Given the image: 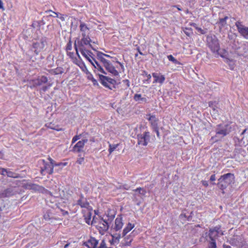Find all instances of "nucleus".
I'll use <instances>...</instances> for the list:
<instances>
[{
  "mask_svg": "<svg viewBox=\"0 0 248 248\" xmlns=\"http://www.w3.org/2000/svg\"><path fill=\"white\" fill-rule=\"evenodd\" d=\"M223 235L224 233L221 230V226L217 225L209 228L208 232L205 233V238L208 243H217V238Z\"/></svg>",
  "mask_w": 248,
  "mask_h": 248,
  "instance_id": "f257e3e1",
  "label": "nucleus"
},
{
  "mask_svg": "<svg viewBox=\"0 0 248 248\" xmlns=\"http://www.w3.org/2000/svg\"><path fill=\"white\" fill-rule=\"evenodd\" d=\"M23 189L18 186L9 185L8 187L0 191V198H9L21 194Z\"/></svg>",
  "mask_w": 248,
  "mask_h": 248,
  "instance_id": "f03ea898",
  "label": "nucleus"
},
{
  "mask_svg": "<svg viewBox=\"0 0 248 248\" xmlns=\"http://www.w3.org/2000/svg\"><path fill=\"white\" fill-rule=\"evenodd\" d=\"M234 179L233 174L231 173H228L221 176L218 179V182L217 183L218 187L223 190L225 189L230 184L233 183Z\"/></svg>",
  "mask_w": 248,
  "mask_h": 248,
  "instance_id": "7ed1b4c3",
  "label": "nucleus"
},
{
  "mask_svg": "<svg viewBox=\"0 0 248 248\" xmlns=\"http://www.w3.org/2000/svg\"><path fill=\"white\" fill-rule=\"evenodd\" d=\"M207 43L208 46L213 53L218 54L220 49L219 40L215 35H210L207 36Z\"/></svg>",
  "mask_w": 248,
  "mask_h": 248,
  "instance_id": "20e7f679",
  "label": "nucleus"
},
{
  "mask_svg": "<svg viewBox=\"0 0 248 248\" xmlns=\"http://www.w3.org/2000/svg\"><path fill=\"white\" fill-rule=\"evenodd\" d=\"M98 76L99 81L104 87L110 90H112V87L115 88L116 81L114 79L101 74H99Z\"/></svg>",
  "mask_w": 248,
  "mask_h": 248,
  "instance_id": "39448f33",
  "label": "nucleus"
},
{
  "mask_svg": "<svg viewBox=\"0 0 248 248\" xmlns=\"http://www.w3.org/2000/svg\"><path fill=\"white\" fill-rule=\"evenodd\" d=\"M47 45V38L46 37H42L39 41L34 42L32 44V47L35 49L34 52L38 55Z\"/></svg>",
  "mask_w": 248,
  "mask_h": 248,
  "instance_id": "423d86ee",
  "label": "nucleus"
},
{
  "mask_svg": "<svg viewBox=\"0 0 248 248\" xmlns=\"http://www.w3.org/2000/svg\"><path fill=\"white\" fill-rule=\"evenodd\" d=\"M138 144L142 146H146L150 141L151 135L149 131H145L142 134L137 135Z\"/></svg>",
  "mask_w": 248,
  "mask_h": 248,
  "instance_id": "0eeeda50",
  "label": "nucleus"
},
{
  "mask_svg": "<svg viewBox=\"0 0 248 248\" xmlns=\"http://www.w3.org/2000/svg\"><path fill=\"white\" fill-rule=\"evenodd\" d=\"M231 129V127L228 124H220L217 125L215 131L216 135H222V137H223L229 134Z\"/></svg>",
  "mask_w": 248,
  "mask_h": 248,
  "instance_id": "6e6552de",
  "label": "nucleus"
},
{
  "mask_svg": "<svg viewBox=\"0 0 248 248\" xmlns=\"http://www.w3.org/2000/svg\"><path fill=\"white\" fill-rule=\"evenodd\" d=\"M235 25L240 35L245 39H248V27L244 26L240 20L237 21Z\"/></svg>",
  "mask_w": 248,
  "mask_h": 248,
  "instance_id": "1a4fd4ad",
  "label": "nucleus"
},
{
  "mask_svg": "<svg viewBox=\"0 0 248 248\" xmlns=\"http://www.w3.org/2000/svg\"><path fill=\"white\" fill-rule=\"evenodd\" d=\"M43 166L41 167V173L42 175H45V172L49 174H52L53 173V165L48 163L47 162L42 160Z\"/></svg>",
  "mask_w": 248,
  "mask_h": 248,
  "instance_id": "9d476101",
  "label": "nucleus"
},
{
  "mask_svg": "<svg viewBox=\"0 0 248 248\" xmlns=\"http://www.w3.org/2000/svg\"><path fill=\"white\" fill-rule=\"evenodd\" d=\"M145 118L148 120L151 124V127L152 129L158 127V122L159 119L156 117L154 114H146Z\"/></svg>",
  "mask_w": 248,
  "mask_h": 248,
  "instance_id": "9b49d317",
  "label": "nucleus"
},
{
  "mask_svg": "<svg viewBox=\"0 0 248 248\" xmlns=\"http://www.w3.org/2000/svg\"><path fill=\"white\" fill-rule=\"evenodd\" d=\"M88 141L86 139H82L81 140L78 141L73 147L72 151L76 153H80L83 152V149L85 143Z\"/></svg>",
  "mask_w": 248,
  "mask_h": 248,
  "instance_id": "f8f14e48",
  "label": "nucleus"
},
{
  "mask_svg": "<svg viewBox=\"0 0 248 248\" xmlns=\"http://www.w3.org/2000/svg\"><path fill=\"white\" fill-rule=\"evenodd\" d=\"M104 66L108 72L114 76H117L119 75V72L115 69L114 66L109 61L104 64Z\"/></svg>",
  "mask_w": 248,
  "mask_h": 248,
  "instance_id": "ddd939ff",
  "label": "nucleus"
},
{
  "mask_svg": "<svg viewBox=\"0 0 248 248\" xmlns=\"http://www.w3.org/2000/svg\"><path fill=\"white\" fill-rule=\"evenodd\" d=\"M98 242L94 237H91L87 241L84 243V245L88 248H96Z\"/></svg>",
  "mask_w": 248,
  "mask_h": 248,
  "instance_id": "4468645a",
  "label": "nucleus"
},
{
  "mask_svg": "<svg viewBox=\"0 0 248 248\" xmlns=\"http://www.w3.org/2000/svg\"><path fill=\"white\" fill-rule=\"evenodd\" d=\"M153 77L155 78V80L153 83H159L160 84H162L165 80V78L164 75H159V74L156 73H154L152 74Z\"/></svg>",
  "mask_w": 248,
  "mask_h": 248,
  "instance_id": "2eb2a0df",
  "label": "nucleus"
},
{
  "mask_svg": "<svg viewBox=\"0 0 248 248\" xmlns=\"http://www.w3.org/2000/svg\"><path fill=\"white\" fill-rule=\"evenodd\" d=\"M80 30L82 32V37H86V36H88L87 33H88L89 29L85 23L83 22H81L80 26Z\"/></svg>",
  "mask_w": 248,
  "mask_h": 248,
  "instance_id": "dca6fc26",
  "label": "nucleus"
},
{
  "mask_svg": "<svg viewBox=\"0 0 248 248\" xmlns=\"http://www.w3.org/2000/svg\"><path fill=\"white\" fill-rule=\"evenodd\" d=\"M77 42H80L81 44L85 45H89V47L92 48L93 50H95V49L92 46V45L90 44V42H91V40L89 37V36H86V37H83V38L80 40H78Z\"/></svg>",
  "mask_w": 248,
  "mask_h": 248,
  "instance_id": "f3484780",
  "label": "nucleus"
},
{
  "mask_svg": "<svg viewBox=\"0 0 248 248\" xmlns=\"http://www.w3.org/2000/svg\"><path fill=\"white\" fill-rule=\"evenodd\" d=\"M123 226L122 222V217H117L115 220V227L114 229L116 231L120 230Z\"/></svg>",
  "mask_w": 248,
  "mask_h": 248,
  "instance_id": "a211bd4d",
  "label": "nucleus"
},
{
  "mask_svg": "<svg viewBox=\"0 0 248 248\" xmlns=\"http://www.w3.org/2000/svg\"><path fill=\"white\" fill-rule=\"evenodd\" d=\"M239 237L231 238L228 242L232 246H241V242H240Z\"/></svg>",
  "mask_w": 248,
  "mask_h": 248,
  "instance_id": "6ab92c4d",
  "label": "nucleus"
},
{
  "mask_svg": "<svg viewBox=\"0 0 248 248\" xmlns=\"http://www.w3.org/2000/svg\"><path fill=\"white\" fill-rule=\"evenodd\" d=\"M228 19L227 16H225L224 18L219 19V21L217 24L218 25L220 31L221 29L227 25L226 20Z\"/></svg>",
  "mask_w": 248,
  "mask_h": 248,
  "instance_id": "aec40b11",
  "label": "nucleus"
},
{
  "mask_svg": "<svg viewBox=\"0 0 248 248\" xmlns=\"http://www.w3.org/2000/svg\"><path fill=\"white\" fill-rule=\"evenodd\" d=\"M48 79L47 77L43 76L39 78L35 81V84L37 86H40L42 84L46 83L47 82Z\"/></svg>",
  "mask_w": 248,
  "mask_h": 248,
  "instance_id": "412c9836",
  "label": "nucleus"
},
{
  "mask_svg": "<svg viewBox=\"0 0 248 248\" xmlns=\"http://www.w3.org/2000/svg\"><path fill=\"white\" fill-rule=\"evenodd\" d=\"M77 204L79 205L81 208H88V207H90L89 203L87 201V199H84L82 201L78 200Z\"/></svg>",
  "mask_w": 248,
  "mask_h": 248,
  "instance_id": "4be33fe9",
  "label": "nucleus"
},
{
  "mask_svg": "<svg viewBox=\"0 0 248 248\" xmlns=\"http://www.w3.org/2000/svg\"><path fill=\"white\" fill-rule=\"evenodd\" d=\"M26 187L29 189H32L34 190H39L41 188L40 186L39 185L31 183H27Z\"/></svg>",
  "mask_w": 248,
  "mask_h": 248,
  "instance_id": "5701e85b",
  "label": "nucleus"
},
{
  "mask_svg": "<svg viewBox=\"0 0 248 248\" xmlns=\"http://www.w3.org/2000/svg\"><path fill=\"white\" fill-rule=\"evenodd\" d=\"M77 47H78V49H79V51H80L82 55L83 56H85V52L87 50V49H86V48L84 46L85 45H83L82 44H81V43L80 42H77Z\"/></svg>",
  "mask_w": 248,
  "mask_h": 248,
  "instance_id": "b1692460",
  "label": "nucleus"
},
{
  "mask_svg": "<svg viewBox=\"0 0 248 248\" xmlns=\"http://www.w3.org/2000/svg\"><path fill=\"white\" fill-rule=\"evenodd\" d=\"M44 218L46 221H49L54 218L53 215L50 210H47L44 215Z\"/></svg>",
  "mask_w": 248,
  "mask_h": 248,
  "instance_id": "393cba45",
  "label": "nucleus"
},
{
  "mask_svg": "<svg viewBox=\"0 0 248 248\" xmlns=\"http://www.w3.org/2000/svg\"><path fill=\"white\" fill-rule=\"evenodd\" d=\"M134 227V225H132L130 223H128L127 226L124 229L123 232V237L124 236L129 232H130Z\"/></svg>",
  "mask_w": 248,
  "mask_h": 248,
  "instance_id": "a878e982",
  "label": "nucleus"
},
{
  "mask_svg": "<svg viewBox=\"0 0 248 248\" xmlns=\"http://www.w3.org/2000/svg\"><path fill=\"white\" fill-rule=\"evenodd\" d=\"M77 62L76 63L80 67L82 71L85 72L86 74L89 73V71L83 62L78 61L77 60Z\"/></svg>",
  "mask_w": 248,
  "mask_h": 248,
  "instance_id": "bb28decb",
  "label": "nucleus"
},
{
  "mask_svg": "<svg viewBox=\"0 0 248 248\" xmlns=\"http://www.w3.org/2000/svg\"><path fill=\"white\" fill-rule=\"evenodd\" d=\"M6 176L9 177H12L14 178H17L20 177L19 174L11 171L10 169H7L6 171Z\"/></svg>",
  "mask_w": 248,
  "mask_h": 248,
  "instance_id": "cd10ccee",
  "label": "nucleus"
},
{
  "mask_svg": "<svg viewBox=\"0 0 248 248\" xmlns=\"http://www.w3.org/2000/svg\"><path fill=\"white\" fill-rule=\"evenodd\" d=\"M134 99L136 101H139L140 102H147V99L145 97H142L140 94H135L134 96Z\"/></svg>",
  "mask_w": 248,
  "mask_h": 248,
  "instance_id": "c85d7f7f",
  "label": "nucleus"
},
{
  "mask_svg": "<svg viewBox=\"0 0 248 248\" xmlns=\"http://www.w3.org/2000/svg\"><path fill=\"white\" fill-rule=\"evenodd\" d=\"M104 53L103 52L97 51V58L100 60L103 64H105L107 62H108V61L106 60L103 57Z\"/></svg>",
  "mask_w": 248,
  "mask_h": 248,
  "instance_id": "c756f323",
  "label": "nucleus"
},
{
  "mask_svg": "<svg viewBox=\"0 0 248 248\" xmlns=\"http://www.w3.org/2000/svg\"><path fill=\"white\" fill-rule=\"evenodd\" d=\"M51 15H47L46 16H44L43 18L42 19V20H39V21H38V24H39V25H40V29L41 28V27L43 25H44L46 24V20H49V17L51 16Z\"/></svg>",
  "mask_w": 248,
  "mask_h": 248,
  "instance_id": "7c9ffc66",
  "label": "nucleus"
},
{
  "mask_svg": "<svg viewBox=\"0 0 248 248\" xmlns=\"http://www.w3.org/2000/svg\"><path fill=\"white\" fill-rule=\"evenodd\" d=\"M93 61L96 64L95 67L96 69H97L98 71H99L101 73L104 74L105 75L107 74L106 71L103 69V68L101 67L100 64L97 62L94 59H93Z\"/></svg>",
  "mask_w": 248,
  "mask_h": 248,
  "instance_id": "2f4dec72",
  "label": "nucleus"
},
{
  "mask_svg": "<svg viewBox=\"0 0 248 248\" xmlns=\"http://www.w3.org/2000/svg\"><path fill=\"white\" fill-rule=\"evenodd\" d=\"M111 236L112 237V239L111 240L109 241V242L111 244V245H113L114 243H119V239L121 237V234H118L117 236L116 237L112 235Z\"/></svg>",
  "mask_w": 248,
  "mask_h": 248,
  "instance_id": "473e14b6",
  "label": "nucleus"
},
{
  "mask_svg": "<svg viewBox=\"0 0 248 248\" xmlns=\"http://www.w3.org/2000/svg\"><path fill=\"white\" fill-rule=\"evenodd\" d=\"M133 191L138 192V193L142 196H145L146 193V190L141 187L137 188V189L133 190Z\"/></svg>",
  "mask_w": 248,
  "mask_h": 248,
  "instance_id": "72a5a7b5",
  "label": "nucleus"
},
{
  "mask_svg": "<svg viewBox=\"0 0 248 248\" xmlns=\"http://www.w3.org/2000/svg\"><path fill=\"white\" fill-rule=\"evenodd\" d=\"M168 60L172 62L175 64H180L181 63L178 61L172 55H169L167 56Z\"/></svg>",
  "mask_w": 248,
  "mask_h": 248,
  "instance_id": "f704fd0d",
  "label": "nucleus"
},
{
  "mask_svg": "<svg viewBox=\"0 0 248 248\" xmlns=\"http://www.w3.org/2000/svg\"><path fill=\"white\" fill-rule=\"evenodd\" d=\"M218 104V103L216 101H210L209 102V106L211 108H212L214 111L216 110V108H217V105Z\"/></svg>",
  "mask_w": 248,
  "mask_h": 248,
  "instance_id": "c9c22d12",
  "label": "nucleus"
},
{
  "mask_svg": "<svg viewBox=\"0 0 248 248\" xmlns=\"http://www.w3.org/2000/svg\"><path fill=\"white\" fill-rule=\"evenodd\" d=\"M91 216L92 213L91 212H88L87 217L84 216V217H85L84 219L85 220L86 223L89 225L90 224V220L91 218Z\"/></svg>",
  "mask_w": 248,
  "mask_h": 248,
  "instance_id": "e433bc0d",
  "label": "nucleus"
},
{
  "mask_svg": "<svg viewBox=\"0 0 248 248\" xmlns=\"http://www.w3.org/2000/svg\"><path fill=\"white\" fill-rule=\"evenodd\" d=\"M142 75L144 76H146L147 78V79L144 80V82L147 81L148 83L150 82V79L151 78V76L150 74H148L147 72L145 71H143Z\"/></svg>",
  "mask_w": 248,
  "mask_h": 248,
  "instance_id": "4c0bfd02",
  "label": "nucleus"
},
{
  "mask_svg": "<svg viewBox=\"0 0 248 248\" xmlns=\"http://www.w3.org/2000/svg\"><path fill=\"white\" fill-rule=\"evenodd\" d=\"M99 224L101 225L100 228H101L103 231H107L108 230L109 228L108 223L105 224L104 223L100 222Z\"/></svg>",
  "mask_w": 248,
  "mask_h": 248,
  "instance_id": "58836bf2",
  "label": "nucleus"
},
{
  "mask_svg": "<svg viewBox=\"0 0 248 248\" xmlns=\"http://www.w3.org/2000/svg\"><path fill=\"white\" fill-rule=\"evenodd\" d=\"M118 146V144H109L108 149L109 154H111L113 151H114Z\"/></svg>",
  "mask_w": 248,
  "mask_h": 248,
  "instance_id": "ea45409f",
  "label": "nucleus"
},
{
  "mask_svg": "<svg viewBox=\"0 0 248 248\" xmlns=\"http://www.w3.org/2000/svg\"><path fill=\"white\" fill-rule=\"evenodd\" d=\"M81 137H82V135L81 134H79V135H76V136H75L73 138L72 141V144H73L76 141H77L78 140L80 139L81 138Z\"/></svg>",
  "mask_w": 248,
  "mask_h": 248,
  "instance_id": "a19ab883",
  "label": "nucleus"
},
{
  "mask_svg": "<svg viewBox=\"0 0 248 248\" xmlns=\"http://www.w3.org/2000/svg\"><path fill=\"white\" fill-rule=\"evenodd\" d=\"M237 35L235 33L228 34V37L230 40L235 41Z\"/></svg>",
  "mask_w": 248,
  "mask_h": 248,
  "instance_id": "79ce46f5",
  "label": "nucleus"
},
{
  "mask_svg": "<svg viewBox=\"0 0 248 248\" xmlns=\"http://www.w3.org/2000/svg\"><path fill=\"white\" fill-rule=\"evenodd\" d=\"M66 49L67 51L71 50L72 49V41L71 38H69L68 43L67 44Z\"/></svg>",
  "mask_w": 248,
  "mask_h": 248,
  "instance_id": "37998d69",
  "label": "nucleus"
},
{
  "mask_svg": "<svg viewBox=\"0 0 248 248\" xmlns=\"http://www.w3.org/2000/svg\"><path fill=\"white\" fill-rule=\"evenodd\" d=\"M92 64V65L94 67L96 68L95 65L94 63L93 62L92 60L90 58V57L88 56V55L85 52V55L83 56Z\"/></svg>",
  "mask_w": 248,
  "mask_h": 248,
  "instance_id": "c03bdc74",
  "label": "nucleus"
},
{
  "mask_svg": "<svg viewBox=\"0 0 248 248\" xmlns=\"http://www.w3.org/2000/svg\"><path fill=\"white\" fill-rule=\"evenodd\" d=\"M79 157L78 159L76 162L78 164L81 165L84 161V158L82 157L81 155H79Z\"/></svg>",
  "mask_w": 248,
  "mask_h": 248,
  "instance_id": "a18cd8bd",
  "label": "nucleus"
},
{
  "mask_svg": "<svg viewBox=\"0 0 248 248\" xmlns=\"http://www.w3.org/2000/svg\"><path fill=\"white\" fill-rule=\"evenodd\" d=\"M184 31L185 33L188 36H190L191 34L192 33L191 29L186 28L185 29Z\"/></svg>",
  "mask_w": 248,
  "mask_h": 248,
  "instance_id": "49530a36",
  "label": "nucleus"
},
{
  "mask_svg": "<svg viewBox=\"0 0 248 248\" xmlns=\"http://www.w3.org/2000/svg\"><path fill=\"white\" fill-rule=\"evenodd\" d=\"M74 47H75V50L76 51V54L78 56V58L80 60H81V57H80V56L79 55V54L78 53V48L77 47V42L75 41V43H74Z\"/></svg>",
  "mask_w": 248,
  "mask_h": 248,
  "instance_id": "de8ad7c7",
  "label": "nucleus"
},
{
  "mask_svg": "<svg viewBox=\"0 0 248 248\" xmlns=\"http://www.w3.org/2000/svg\"><path fill=\"white\" fill-rule=\"evenodd\" d=\"M31 27L33 28H37L38 30L40 29V25H39L38 21H34L32 23Z\"/></svg>",
  "mask_w": 248,
  "mask_h": 248,
  "instance_id": "09e8293b",
  "label": "nucleus"
},
{
  "mask_svg": "<svg viewBox=\"0 0 248 248\" xmlns=\"http://www.w3.org/2000/svg\"><path fill=\"white\" fill-rule=\"evenodd\" d=\"M206 248H217V243H208V246Z\"/></svg>",
  "mask_w": 248,
  "mask_h": 248,
  "instance_id": "8fccbe9b",
  "label": "nucleus"
},
{
  "mask_svg": "<svg viewBox=\"0 0 248 248\" xmlns=\"http://www.w3.org/2000/svg\"><path fill=\"white\" fill-rule=\"evenodd\" d=\"M7 170V169H6L0 168V174L3 176H6Z\"/></svg>",
  "mask_w": 248,
  "mask_h": 248,
  "instance_id": "3c124183",
  "label": "nucleus"
},
{
  "mask_svg": "<svg viewBox=\"0 0 248 248\" xmlns=\"http://www.w3.org/2000/svg\"><path fill=\"white\" fill-rule=\"evenodd\" d=\"M152 129L154 131H155L156 133L157 137L158 138H160V134H159V132L158 126L156 127H155V128H153Z\"/></svg>",
  "mask_w": 248,
  "mask_h": 248,
  "instance_id": "603ef678",
  "label": "nucleus"
},
{
  "mask_svg": "<svg viewBox=\"0 0 248 248\" xmlns=\"http://www.w3.org/2000/svg\"><path fill=\"white\" fill-rule=\"evenodd\" d=\"M49 12H52L53 13V14L51 15L52 16H51L49 17V18L52 17V16H53V17H57L58 16L57 13H55L54 12H52L51 10H48V11H46L45 12V13H46V14H47V13H48Z\"/></svg>",
  "mask_w": 248,
  "mask_h": 248,
  "instance_id": "864d4df0",
  "label": "nucleus"
},
{
  "mask_svg": "<svg viewBox=\"0 0 248 248\" xmlns=\"http://www.w3.org/2000/svg\"><path fill=\"white\" fill-rule=\"evenodd\" d=\"M105 245H106V242L104 240H103L100 244L99 247L98 248H105Z\"/></svg>",
  "mask_w": 248,
  "mask_h": 248,
  "instance_id": "5fc2aeb1",
  "label": "nucleus"
},
{
  "mask_svg": "<svg viewBox=\"0 0 248 248\" xmlns=\"http://www.w3.org/2000/svg\"><path fill=\"white\" fill-rule=\"evenodd\" d=\"M130 188V186L126 184L122 185L120 186V188H123L124 189L128 190Z\"/></svg>",
  "mask_w": 248,
  "mask_h": 248,
  "instance_id": "6e6d98bb",
  "label": "nucleus"
},
{
  "mask_svg": "<svg viewBox=\"0 0 248 248\" xmlns=\"http://www.w3.org/2000/svg\"><path fill=\"white\" fill-rule=\"evenodd\" d=\"M67 164V162H59V163H58V167H61V168L64 166H66Z\"/></svg>",
  "mask_w": 248,
  "mask_h": 248,
  "instance_id": "4d7b16f0",
  "label": "nucleus"
},
{
  "mask_svg": "<svg viewBox=\"0 0 248 248\" xmlns=\"http://www.w3.org/2000/svg\"><path fill=\"white\" fill-rule=\"evenodd\" d=\"M51 86L50 84H49L48 86H43L42 89H41V90L43 92H45L46 90H48V88Z\"/></svg>",
  "mask_w": 248,
  "mask_h": 248,
  "instance_id": "13d9d810",
  "label": "nucleus"
},
{
  "mask_svg": "<svg viewBox=\"0 0 248 248\" xmlns=\"http://www.w3.org/2000/svg\"><path fill=\"white\" fill-rule=\"evenodd\" d=\"M92 82L94 86H99V84L97 81L94 78L93 79Z\"/></svg>",
  "mask_w": 248,
  "mask_h": 248,
  "instance_id": "bf43d9fd",
  "label": "nucleus"
},
{
  "mask_svg": "<svg viewBox=\"0 0 248 248\" xmlns=\"http://www.w3.org/2000/svg\"><path fill=\"white\" fill-rule=\"evenodd\" d=\"M86 53L88 55L89 57H91L93 59H94L92 56L93 53L91 51L87 50Z\"/></svg>",
  "mask_w": 248,
  "mask_h": 248,
  "instance_id": "052dcab7",
  "label": "nucleus"
},
{
  "mask_svg": "<svg viewBox=\"0 0 248 248\" xmlns=\"http://www.w3.org/2000/svg\"><path fill=\"white\" fill-rule=\"evenodd\" d=\"M192 215H193V211L191 212L189 216H187V220L188 221H190L192 219Z\"/></svg>",
  "mask_w": 248,
  "mask_h": 248,
  "instance_id": "680f3d73",
  "label": "nucleus"
},
{
  "mask_svg": "<svg viewBox=\"0 0 248 248\" xmlns=\"http://www.w3.org/2000/svg\"><path fill=\"white\" fill-rule=\"evenodd\" d=\"M62 70V69L61 67L57 68L56 69V70L57 71V74H62L63 73V71Z\"/></svg>",
  "mask_w": 248,
  "mask_h": 248,
  "instance_id": "e2e57ef3",
  "label": "nucleus"
},
{
  "mask_svg": "<svg viewBox=\"0 0 248 248\" xmlns=\"http://www.w3.org/2000/svg\"><path fill=\"white\" fill-rule=\"evenodd\" d=\"M216 175L215 174H212L210 178V180L211 181H214L216 180Z\"/></svg>",
  "mask_w": 248,
  "mask_h": 248,
  "instance_id": "0e129e2a",
  "label": "nucleus"
},
{
  "mask_svg": "<svg viewBox=\"0 0 248 248\" xmlns=\"http://www.w3.org/2000/svg\"><path fill=\"white\" fill-rule=\"evenodd\" d=\"M196 29L201 33H202V34H204V32L203 30H202L201 28H198V27H196Z\"/></svg>",
  "mask_w": 248,
  "mask_h": 248,
  "instance_id": "69168bd1",
  "label": "nucleus"
},
{
  "mask_svg": "<svg viewBox=\"0 0 248 248\" xmlns=\"http://www.w3.org/2000/svg\"><path fill=\"white\" fill-rule=\"evenodd\" d=\"M187 216L186 215V214H184V213H182L179 216V218H181V219H182L183 217H185V218H186L187 219Z\"/></svg>",
  "mask_w": 248,
  "mask_h": 248,
  "instance_id": "338daca9",
  "label": "nucleus"
},
{
  "mask_svg": "<svg viewBox=\"0 0 248 248\" xmlns=\"http://www.w3.org/2000/svg\"><path fill=\"white\" fill-rule=\"evenodd\" d=\"M88 74H89V75L88 76V79L92 81L93 80V79L94 78L92 74L91 73H90V72H89V73H88Z\"/></svg>",
  "mask_w": 248,
  "mask_h": 248,
  "instance_id": "774afa93",
  "label": "nucleus"
}]
</instances>
